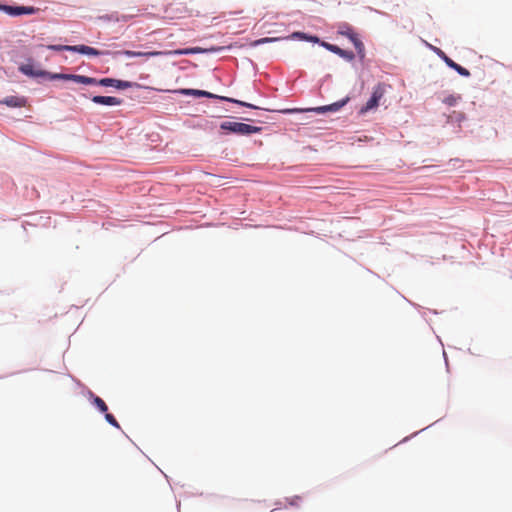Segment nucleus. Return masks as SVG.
Returning a JSON list of instances; mask_svg holds the SVG:
<instances>
[{
	"instance_id": "obj_1",
	"label": "nucleus",
	"mask_w": 512,
	"mask_h": 512,
	"mask_svg": "<svg viewBox=\"0 0 512 512\" xmlns=\"http://www.w3.org/2000/svg\"><path fill=\"white\" fill-rule=\"evenodd\" d=\"M222 50L221 47H210V48H202V47H191V48H183L176 50H163V51H132V50H122L114 52V56L124 55L126 57H157V56H169V55H190V54H204V53H212L218 52Z\"/></svg>"
},
{
	"instance_id": "obj_2",
	"label": "nucleus",
	"mask_w": 512,
	"mask_h": 512,
	"mask_svg": "<svg viewBox=\"0 0 512 512\" xmlns=\"http://www.w3.org/2000/svg\"><path fill=\"white\" fill-rule=\"evenodd\" d=\"M174 92L182 94V95H190V96H194V97H207V98L220 99V100L236 103V104H239L241 106L249 107V108H253V109H257L258 108V107L254 106L252 104H249V103H246V102H243V101H240V100H236V99H233V98H229V97L218 96L216 94H213V93H210V92L204 91V90L185 89V88H183V89L175 90Z\"/></svg>"
},
{
	"instance_id": "obj_3",
	"label": "nucleus",
	"mask_w": 512,
	"mask_h": 512,
	"mask_svg": "<svg viewBox=\"0 0 512 512\" xmlns=\"http://www.w3.org/2000/svg\"><path fill=\"white\" fill-rule=\"evenodd\" d=\"M220 128L238 135H251L260 132L262 129L261 127L232 121L222 122Z\"/></svg>"
},
{
	"instance_id": "obj_4",
	"label": "nucleus",
	"mask_w": 512,
	"mask_h": 512,
	"mask_svg": "<svg viewBox=\"0 0 512 512\" xmlns=\"http://www.w3.org/2000/svg\"><path fill=\"white\" fill-rule=\"evenodd\" d=\"M386 93V86L383 83H378L374 88L370 99L360 109L361 114H365L370 110H373L379 106L380 100Z\"/></svg>"
},
{
	"instance_id": "obj_5",
	"label": "nucleus",
	"mask_w": 512,
	"mask_h": 512,
	"mask_svg": "<svg viewBox=\"0 0 512 512\" xmlns=\"http://www.w3.org/2000/svg\"><path fill=\"white\" fill-rule=\"evenodd\" d=\"M51 80H71L76 83L84 84V85H98L99 80L84 76V75H76V74H64L57 73L51 75Z\"/></svg>"
},
{
	"instance_id": "obj_6",
	"label": "nucleus",
	"mask_w": 512,
	"mask_h": 512,
	"mask_svg": "<svg viewBox=\"0 0 512 512\" xmlns=\"http://www.w3.org/2000/svg\"><path fill=\"white\" fill-rule=\"evenodd\" d=\"M164 13L169 19H179L185 17L189 10L184 3H170L166 6Z\"/></svg>"
},
{
	"instance_id": "obj_7",
	"label": "nucleus",
	"mask_w": 512,
	"mask_h": 512,
	"mask_svg": "<svg viewBox=\"0 0 512 512\" xmlns=\"http://www.w3.org/2000/svg\"><path fill=\"white\" fill-rule=\"evenodd\" d=\"M0 10L10 16H20V15H24V14H26V15L35 14L39 11V8H35L32 6L0 5Z\"/></svg>"
},
{
	"instance_id": "obj_8",
	"label": "nucleus",
	"mask_w": 512,
	"mask_h": 512,
	"mask_svg": "<svg viewBox=\"0 0 512 512\" xmlns=\"http://www.w3.org/2000/svg\"><path fill=\"white\" fill-rule=\"evenodd\" d=\"M98 85L105 87H115L117 89H127L131 88L133 84L129 81H123L113 78H103L99 80Z\"/></svg>"
},
{
	"instance_id": "obj_9",
	"label": "nucleus",
	"mask_w": 512,
	"mask_h": 512,
	"mask_svg": "<svg viewBox=\"0 0 512 512\" xmlns=\"http://www.w3.org/2000/svg\"><path fill=\"white\" fill-rule=\"evenodd\" d=\"M347 101H348V98L343 99L338 102H335V103H332L330 105L307 109L306 111H314L318 114L326 113V112H336V111L340 110L347 103Z\"/></svg>"
},
{
	"instance_id": "obj_10",
	"label": "nucleus",
	"mask_w": 512,
	"mask_h": 512,
	"mask_svg": "<svg viewBox=\"0 0 512 512\" xmlns=\"http://www.w3.org/2000/svg\"><path fill=\"white\" fill-rule=\"evenodd\" d=\"M19 70L23 74H25L27 76H31V77H48L49 79H51V75L54 74V73H50V72H47L44 70H35L33 65H31V64L21 65Z\"/></svg>"
},
{
	"instance_id": "obj_11",
	"label": "nucleus",
	"mask_w": 512,
	"mask_h": 512,
	"mask_svg": "<svg viewBox=\"0 0 512 512\" xmlns=\"http://www.w3.org/2000/svg\"><path fill=\"white\" fill-rule=\"evenodd\" d=\"M322 46H324L329 51L339 55L340 57H342V58H344V59H346L348 61H352L354 59V57H355V55H354V53L352 51L343 50V49H341L340 47H338L336 45L323 42Z\"/></svg>"
},
{
	"instance_id": "obj_12",
	"label": "nucleus",
	"mask_w": 512,
	"mask_h": 512,
	"mask_svg": "<svg viewBox=\"0 0 512 512\" xmlns=\"http://www.w3.org/2000/svg\"><path fill=\"white\" fill-rule=\"evenodd\" d=\"M74 52H78L85 55H92V56H100V55H109L111 54L109 51H100L93 47L86 46V45H74Z\"/></svg>"
},
{
	"instance_id": "obj_13",
	"label": "nucleus",
	"mask_w": 512,
	"mask_h": 512,
	"mask_svg": "<svg viewBox=\"0 0 512 512\" xmlns=\"http://www.w3.org/2000/svg\"><path fill=\"white\" fill-rule=\"evenodd\" d=\"M92 101L95 104L107 105V106H117V105L121 104V100L119 98L112 97V96H94L92 98Z\"/></svg>"
},
{
	"instance_id": "obj_14",
	"label": "nucleus",
	"mask_w": 512,
	"mask_h": 512,
	"mask_svg": "<svg viewBox=\"0 0 512 512\" xmlns=\"http://www.w3.org/2000/svg\"><path fill=\"white\" fill-rule=\"evenodd\" d=\"M2 103L9 107H25L27 100L25 97L8 96L2 101Z\"/></svg>"
},
{
	"instance_id": "obj_15",
	"label": "nucleus",
	"mask_w": 512,
	"mask_h": 512,
	"mask_svg": "<svg viewBox=\"0 0 512 512\" xmlns=\"http://www.w3.org/2000/svg\"><path fill=\"white\" fill-rule=\"evenodd\" d=\"M361 59L365 57V48L363 42L358 38V36H353L351 41Z\"/></svg>"
},
{
	"instance_id": "obj_16",
	"label": "nucleus",
	"mask_w": 512,
	"mask_h": 512,
	"mask_svg": "<svg viewBox=\"0 0 512 512\" xmlns=\"http://www.w3.org/2000/svg\"><path fill=\"white\" fill-rule=\"evenodd\" d=\"M339 34L341 35H344L346 37H348L350 39V41H352V37L353 36H357V34L353 31V29L347 25V24H343L339 27Z\"/></svg>"
},
{
	"instance_id": "obj_17",
	"label": "nucleus",
	"mask_w": 512,
	"mask_h": 512,
	"mask_svg": "<svg viewBox=\"0 0 512 512\" xmlns=\"http://www.w3.org/2000/svg\"><path fill=\"white\" fill-rule=\"evenodd\" d=\"M430 47L447 64V66L451 67V64H454V61L449 58L440 48L435 46Z\"/></svg>"
},
{
	"instance_id": "obj_18",
	"label": "nucleus",
	"mask_w": 512,
	"mask_h": 512,
	"mask_svg": "<svg viewBox=\"0 0 512 512\" xmlns=\"http://www.w3.org/2000/svg\"><path fill=\"white\" fill-rule=\"evenodd\" d=\"M93 404L102 412L106 413L108 411V407L106 403L98 396L93 397Z\"/></svg>"
},
{
	"instance_id": "obj_19",
	"label": "nucleus",
	"mask_w": 512,
	"mask_h": 512,
	"mask_svg": "<svg viewBox=\"0 0 512 512\" xmlns=\"http://www.w3.org/2000/svg\"><path fill=\"white\" fill-rule=\"evenodd\" d=\"M48 49L53 51H73L74 52V46L70 45H48Z\"/></svg>"
},
{
	"instance_id": "obj_20",
	"label": "nucleus",
	"mask_w": 512,
	"mask_h": 512,
	"mask_svg": "<svg viewBox=\"0 0 512 512\" xmlns=\"http://www.w3.org/2000/svg\"><path fill=\"white\" fill-rule=\"evenodd\" d=\"M450 68H452L455 71H457L461 76H464V77H469L470 76V72L466 68H464V67L460 66L459 64H457L456 62H454V64H451Z\"/></svg>"
},
{
	"instance_id": "obj_21",
	"label": "nucleus",
	"mask_w": 512,
	"mask_h": 512,
	"mask_svg": "<svg viewBox=\"0 0 512 512\" xmlns=\"http://www.w3.org/2000/svg\"><path fill=\"white\" fill-rule=\"evenodd\" d=\"M290 38H298V39H305L308 41L318 42V38L315 36H306L304 33L301 32H294Z\"/></svg>"
},
{
	"instance_id": "obj_22",
	"label": "nucleus",
	"mask_w": 512,
	"mask_h": 512,
	"mask_svg": "<svg viewBox=\"0 0 512 512\" xmlns=\"http://www.w3.org/2000/svg\"><path fill=\"white\" fill-rule=\"evenodd\" d=\"M279 39L280 38H269V37L261 38V39L253 41L251 43V45L252 46H258V45H262V44H265V43H270V42L278 41Z\"/></svg>"
},
{
	"instance_id": "obj_23",
	"label": "nucleus",
	"mask_w": 512,
	"mask_h": 512,
	"mask_svg": "<svg viewBox=\"0 0 512 512\" xmlns=\"http://www.w3.org/2000/svg\"><path fill=\"white\" fill-rule=\"evenodd\" d=\"M105 419H106V420H107L111 425H113V426H115V427H117V428H119V427H120V426H119V424H118V422H117V420L115 419V417H114L112 414H110V413H107V412H106V413H105Z\"/></svg>"
},
{
	"instance_id": "obj_24",
	"label": "nucleus",
	"mask_w": 512,
	"mask_h": 512,
	"mask_svg": "<svg viewBox=\"0 0 512 512\" xmlns=\"http://www.w3.org/2000/svg\"><path fill=\"white\" fill-rule=\"evenodd\" d=\"M456 101H457V98L453 95H450L448 97H446L443 102L446 103L447 105L449 106H453L456 104Z\"/></svg>"
},
{
	"instance_id": "obj_25",
	"label": "nucleus",
	"mask_w": 512,
	"mask_h": 512,
	"mask_svg": "<svg viewBox=\"0 0 512 512\" xmlns=\"http://www.w3.org/2000/svg\"><path fill=\"white\" fill-rule=\"evenodd\" d=\"M299 110L298 109H287V110H284L285 113H293V112H298Z\"/></svg>"
}]
</instances>
